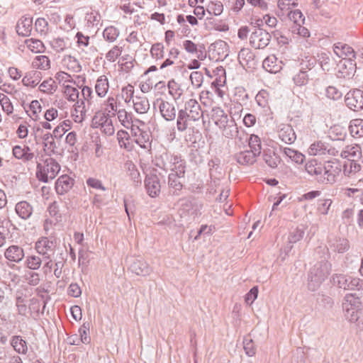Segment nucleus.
Listing matches in <instances>:
<instances>
[{"instance_id":"49530a36","label":"nucleus","mask_w":363,"mask_h":363,"mask_svg":"<svg viewBox=\"0 0 363 363\" xmlns=\"http://www.w3.org/2000/svg\"><path fill=\"white\" fill-rule=\"evenodd\" d=\"M32 66L36 69L46 70L50 67V61L48 56L39 55L34 58Z\"/></svg>"},{"instance_id":"393cba45","label":"nucleus","mask_w":363,"mask_h":363,"mask_svg":"<svg viewBox=\"0 0 363 363\" xmlns=\"http://www.w3.org/2000/svg\"><path fill=\"white\" fill-rule=\"evenodd\" d=\"M33 20L29 17H22L18 22L16 29L19 35L28 36L32 30Z\"/></svg>"},{"instance_id":"412c9836","label":"nucleus","mask_w":363,"mask_h":363,"mask_svg":"<svg viewBox=\"0 0 363 363\" xmlns=\"http://www.w3.org/2000/svg\"><path fill=\"white\" fill-rule=\"evenodd\" d=\"M305 234V227L303 225L297 226L295 228H292L289 233L288 240L289 245L285 248V252L287 254L291 250L293 245L291 244L296 243L301 240Z\"/></svg>"},{"instance_id":"5701e85b","label":"nucleus","mask_w":363,"mask_h":363,"mask_svg":"<svg viewBox=\"0 0 363 363\" xmlns=\"http://www.w3.org/2000/svg\"><path fill=\"white\" fill-rule=\"evenodd\" d=\"M64 93L66 95L67 99L69 101H77L75 104L76 111H77V108H80L81 106H82V108H84V100H78L79 92L76 87L67 85L65 86Z\"/></svg>"},{"instance_id":"72a5a7b5","label":"nucleus","mask_w":363,"mask_h":363,"mask_svg":"<svg viewBox=\"0 0 363 363\" xmlns=\"http://www.w3.org/2000/svg\"><path fill=\"white\" fill-rule=\"evenodd\" d=\"M41 78L42 74L40 72L33 70L26 74L22 82L24 86L35 87L40 83Z\"/></svg>"},{"instance_id":"c756f323","label":"nucleus","mask_w":363,"mask_h":363,"mask_svg":"<svg viewBox=\"0 0 363 363\" xmlns=\"http://www.w3.org/2000/svg\"><path fill=\"white\" fill-rule=\"evenodd\" d=\"M329 247L334 252L343 253L350 248L349 241L345 238H335L328 242Z\"/></svg>"},{"instance_id":"4468645a","label":"nucleus","mask_w":363,"mask_h":363,"mask_svg":"<svg viewBox=\"0 0 363 363\" xmlns=\"http://www.w3.org/2000/svg\"><path fill=\"white\" fill-rule=\"evenodd\" d=\"M333 50L337 56L342 57V59L355 60L356 53L354 49L347 44L340 42L337 43L334 45Z\"/></svg>"},{"instance_id":"09e8293b","label":"nucleus","mask_w":363,"mask_h":363,"mask_svg":"<svg viewBox=\"0 0 363 363\" xmlns=\"http://www.w3.org/2000/svg\"><path fill=\"white\" fill-rule=\"evenodd\" d=\"M42 259L37 255H28L25 260V266L32 270L38 269L42 264Z\"/></svg>"},{"instance_id":"6e6552de","label":"nucleus","mask_w":363,"mask_h":363,"mask_svg":"<svg viewBox=\"0 0 363 363\" xmlns=\"http://www.w3.org/2000/svg\"><path fill=\"white\" fill-rule=\"evenodd\" d=\"M158 104V108L161 116L167 121H173L177 116V110L174 105L169 101H165L161 98L157 99L154 102V106Z\"/></svg>"},{"instance_id":"de8ad7c7","label":"nucleus","mask_w":363,"mask_h":363,"mask_svg":"<svg viewBox=\"0 0 363 363\" xmlns=\"http://www.w3.org/2000/svg\"><path fill=\"white\" fill-rule=\"evenodd\" d=\"M318 62L322 69L325 72H329L332 68L333 60L330 58L329 53L321 52L318 55Z\"/></svg>"},{"instance_id":"ea45409f","label":"nucleus","mask_w":363,"mask_h":363,"mask_svg":"<svg viewBox=\"0 0 363 363\" xmlns=\"http://www.w3.org/2000/svg\"><path fill=\"white\" fill-rule=\"evenodd\" d=\"M331 281L333 285L337 286L340 289L348 290L349 288V276L342 274H335L332 276Z\"/></svg>"},{"instance_id":"37998d69","label":"nucleus","mask_w":363,"mask_h":363,"mask_svg":"<svg viewBox=\"0 0 363 363\" xmlns=\"http://www.w3.org/2000/svg\"><path fill=\"white\" fill-rule=\"evenodd\" d=\"M117 115L121 125L125 128L129 129V126L133 125L134 121L132 113H128L125 109H121L117 111Z\"/></svg>"},{"instance_id":"58836bf2","label":"nucleus","mask_w":363,"mask_h":363,"mask_svg":"<svg viewBox=\"0 0 363 363\" xmlns=\"http://www.w3.org/2000/svg\"><path fill=\"white\" fill-rule=\"evenodd\" d=\"M283 152L292 162L296 164H302L305 160V155L294 149L290 147H284Z\"/></svg>"},{"instance_id":"8fccbe9b","label":"nucleus","mask_w":363,"mask_h":363,"mask_svg":"<svg viewBox=\"0 0 363 363\" xmlns=\"http://www.w3.org/2000/svg\"><path fill=\"white\" fill-rule=\"evenodd\" d=\"M293 81L298 86L307 84L309 81L308 71H304L300 68L298 72L293 77Z\"/></svg>"},{"instance_id":"7ed1b4c3","label":"nucleus","mask_w":363,"mask_h":363,"mask_svg":"<svg viewBox=\"0 0 363 363\" xmlns=\"http://www.w3.org/2000/svg\"><path fill=\"white\" fill-rule=\"evenodd\" d=\"M41 161L44 164L38 163L36 177L39 181L48 183L50 180L53 179L59 173L60 165L51 156L44 159V155H42Z\"/></svg>"},{"instance_id":"bb28decb","label":"nucleus","mask_w":363,"mask_h":363,"mask_svg":"<svg viewBox=\"0 0 363 363\" xmlns=\"http://www.w3.org/2000/svg\"><path fill=\"white\" fill-rule=\"evenodd\" d=\"M361 155L362 150L358 145H347L340 153V156L342 158L347 159L349 161L357 160L360 158Z\"/></svg>"},{"instance_id":"a211bd4d","label":"nucleus","mask_w":363,"mask_h":363,"mask_svg":"<svg viewBox=\"0 0 363 363\" xmlns=\"http://www.w3.org/2000/svg\"><path fill=\"white\" fill-rule=\"evenodd\" d=\"M183 177L178 174H169L168 176V186L169 189V194L174 196H179L184 187L183 183L181 181Z\"/></svg>"},{"instance_id":"69168bd1","label":"nucleus","mask_w":363,"mask_h":363,"mask_svg":"<svg viewBox=\"0 0 363 363\" xmlns=\"http://www.w3.org/2000/svg\"><path fill=\"white\" fill-rule=\"evenodd\" d=\"M209 9H207L208 13L211 14L212 13L215 16H219L223 11V4L219 1H211L208 5Z\"/></svg>"},{"instance_id":"2f4dec72","label":"nucleus","mask_w":363,"mask_h":363,"mask_svg":"<svg viewBox=\"0 0 363 363\" xmlns=\"http://www.w3.org/2000/svg\"><path fill=\"white\" fill-rule=\"evenodd\" d=\"M347 136L345 128L340 124H335L330 127L328 130V138L331 140H345Z\"/></svg>"},{"instance_id":"c03bdc74","label":"nucleus","mask_w":363,"mask_h":363,"mask_svg":"<svg viewBox=\"0 0 363 363\" xmlns=\"http://www.w3.org/2000/svg\"><path fill=\"white\" fill-rule=\"evenodd\" d=\"M167 87L169 89V94L172 96L174 100L175 101L179 100L183 94V89L181 88L180 85L172 79L168 82Z\"/></svg>"},{"instance_id":"9b49d317","label":"nucleus","mask_w":363,"mask_h":363,"mask_svg":"<svg viewBox=\"0 0 363 363\" xmlns=\"http://www.w3.org/2000/svg\"><path fill=\"white\" fill-rule=\"evenodd\" d=\"M179 202L180 203V207L179 211L181 216L187 215H197L198 211L202 207L201 204H198L193 202L191 200L187 198L180 199Z\"/></svg>"},{"instance_id":"4d7b16f0","label":"nucleus","mask_w":363,"mask_h":363,"mask_svg":"<svg viewBox=\"0 0 363 363\" xmlns=\"http://www.w3.org/2000/svg\"><path fill=\"white\" fill-rule=\"evenodd\" d=\"M128 172H129V177L130 179L133 182V185L135 186H138L141 185L142 181L140 178V174L138 171V169L136 168V166L133 164H130L128 166Z\"/></svg>"},{"instance_id":"5fc2aeb1","label":"nucleus","mask_w":363,"mask_h":363,"mask_svg":"<svg viewBox=\"0 0 363 363\" xmlns=\"http://www.w3.org/2000/svg\"><path fill=\"white\" fill-rule=\"evenodd\" d=\"M90 329V323L84 322L83 325L79 329V336L81 340V342L84 344H89L91 341L90 336L89 335V332Z\"/></svg>"},{"instance_id":"473e14b6","label":"nucleus","mask_w":363,"mask_h":363,"mask_svg":"<svg viewBox=\"0 0 363 363\" xmlns=\"http://www.w3.org/2000/svg\"><path fill=\"white\" fill-rule=\"evenodd\" d=\"M184 108H187L191 121H198L201 116V106L194 99H190L185 104Z\"/></svg>"},{"instance_id":"338daca9","label":"nucleus","mask_w":363,"mask_h":363,"mask_svg":"<svg viewBox=\"0 0 363 363\" xmlns=\"http://www.w3.org/2000/svg\"><path fill=\"white\" fill-rule=\"evenodd\" d=\"M269 93L264 89L260 90L255 96L257 104L264 108L268 106Z\"/></svg>"},{"instance_id":"ddd939ff","label":"nucleus","mask_w":363,"mask_h":363,"mask_svg":"<svg viewBox=\"0 0 363 363\" xmlns=\"http://www.w3.org/2000/svg\"><path fill=\"white\" fill-rule=\"evenodd\" d=\"M74 179L67 174L60 176L56 181L55 190L57 194L64 195L74 186Z\"/></svg>"},{"instance_id":"aec40b11","label":"nucleus","mask_w":363,"mask_h":363,"mask_svg":"<svg viewBox=\"0 0 363 363\" xmlns=\"http://www.w3.org/2000/svg\"><path fill=\"white\" fill-rule=\"evenodd\" d=\"M15 211L19 218L28 220L33 215V207L29 202L21 201L16 204Z\"/></svg>"},{"instance_id":"6e6d98bb","label":"nucleus","mask_w":363,"mask_h":363,"mask_svg":"<svg viewBox=\"0 0 363 363\" xmlns=\"http://www.w3.org/2000/svg\"><path fill=\"white\" fill-rule=\"evenodd\" d=\"M342 308L345 312V317L348 321L354 323L358 320L361 309L349 308H347V306H343Z\"/></svg>"},{"instance_id":"680f3d73","label":"nucleus","mask_w":363,"mask_h":363,"mask_svg":"<svg viewBox=\"0 0 363 363\" xmlns=\"http://www.w3.org/2000/svg\"><path fill=\"white\" fill-rule=\"evenodd\" d=\"M57 87L55 82L52 78H50L49 79L43 81L40 84L39 89L40 91L45 93H52V91H55L57 89Z\"/></svg>"},{"instance_id":"f3484780","label":"nucleus","mask_w":363,"mask_h":363,"mask_svg":"<svg viewBox=\"0 0 363 363\" xmlns=\"http://www.w3.org/2000/svg\"><path fill=\"white\" fill-rule=\"evenodd\" d=\"M262 157L266 164L272 169H276L281 162L280 156L274 150L269 148L262 151Z\"/></svg>"},{"instance_id":"79ce46f5","label":"nucleus","mask_w":363,"mask_h":363,"mask_svg":"<svg viewBox=\"0 0 363 363\" xmlns=\"http://www.w3.org/2000/svg\"><path fill=\"white\" fill-rule=\"evenodd\" d=\"M343 306H347V308H349L361 309L362 301L360 298L356 296V294H348L345 297Z\"/></svg>"},{"instance_id":"a878e982","label":"nucleus","mask_w":363,"mask_h":363,"mask_svg":"<svg viewBox=\"0 0 363 363\" xmlns=\"http://www.w3.org/2000/svg\"><path fill=\"white\" fill-rule=\"evenodd\" d=\"M191 121L187 108H181L178 111L177 116V128L179 132H184Z\"/></svg>"},{"instance_id":"a18cd8bd","label":"nucleus","mask_w":363,"mask_h":363,"mask_svg":"<svg viewBox=\"0 0 363 363\" xmlns=\"http://www.w3.org/2000/svg\"><path fill=\"white\" fill-rule=\"evenodd\" d=\"M277 61V59L275 55L268 56L264 60L262 67L269 72L277 73L279 69Z\"/></svg>"},{"instance_id":"052dcab7","label":"nucleus","mask_w":363,"mask_h":363,"mask_svg":"<svg viewBox=\"0 0 363 363\" xmlns=\"http://www.w3.org/2000/svg\"><path fill=\"white\" fill-rule=\"evenodd\" d=\"M164 45L162 43H156L152 45L150 54L153 58L161 60L164 57Z\"/></svg>"},{"instance_id":"9d476101","label":"nucleus","mask_w":363,"mask_h":363,"mask_svg":"<svg viewBox=\"0 0 363 363\" xmlns=\"http://www.w3.org/2000/svg\"><path fill=\"white\" fill-rule=\"evenodd\" d=\"M306 171L311 176L315 177V179L320 184H323V164L318 162L316 160H311L306 162L305 165Z\"/></svg>"},{"instance_id":"423d86ee","label":"nucleus","mask_w":363,"mask_h":363,"mask_svg":"<svg viewBox=\"0 0 363 363\" xmlns=\"http://www.w3.org/2000/svg\"><path fill=\"white\" fill-rule=\"evenodd\" d=\"M338 70L335 74L337 78L350 79L356 72L355 60L351 59H342L337 64Z\"/></svg>"},{"instance_id":"4be33fe9","label":"nucleus","mask_w":363,"mask_h":363,"mask_svg":"<svg viewBox=\"0 0 363 363\" xmlns=\"http://www.w3.org/2000/svg\"><path fill=\"white\" fill-rule=\"evenodd\" d=\"M12 152L16 159L22 160L23 162L30 161L34 157V154L31 152L30 147L27 145H23V147L15 145Z\"/></svg>"},{"instance_id":"f704fd0d","label":"nucleus","mask_w":363,"mask_h":363,"mask_svg":"<svg viewBox=\"0 0 363 363\" xmlns=\"http://www.w3.org/2000/svg\"><path fill=\"white\" fill-rule=\"evenodd\" d=\"M352 137L361 138L363 136V119L355 118L350 122L348 127Z\"/></svg>"},{"instance_id":"20e7f679","label":"nucleus","mask_w":363,"mask_h":363,"mask_svg":"<svg viewBox=\"0 0 363 363\" xmlns=\"http://www.w3.org/2000/svg\"><path fill=\"white\" fill-rule=\"evenodd\" d=\"M345 102L352 111L363 110V90L360 89H350L345 96Z\"/></svg>"},{"instance_id":"3c124183","label":"nucleus","mask_w":363,"mask_h":363,"mask_svg":"<svg viewBox=\"0 0 363 363\" xmlns=\"http://www.w3.org/2000/svg\"><path fill=\"white\" fill-rule=\"evenodd\" d=\"M26 43L28 46V48L33 52H43L45 50V46L43 43V42L40 40L35 39V38H30L26 40Z\"/></svg>"},{"instance_id":"b1692460","label":"nucleus","mask_w":363,"mask_h":363,"mask_svg":"<svg viewBox=\"0 0 363 363\" xmlns=\"http://www.w3.org/2000/svg\"><path fill=\"white\" fill-rule=\"evenodd\" d=\"M55 138L53 134L50 133H47L42 136L43 140V151L45 152V155L47 157H50L55 153L57 146Z\"/></svg>"},{"instance_id":"f257e3e1","label":"nucleus","mask_w":363,"mask_h":363,"mask_svg":"<svg viewBox=\"0 0 363 363\" xmlns=\"http://www.w3.org/2000/svg\"><path fill=\"white\" fill-rule=\"evenodd\" d=\"M332 270V264L322 259L310 268L307 274V289L314 292L318 290L322 284L328 279Z\"/></svg>"},{"instance_id":"4c0bfd02","label":"nucleus","mask_w":363,"mask_h":363,"mask_svg":"<svg viewBox=\"0 0 363 363\" xmlns=\"http://www.w3.org/2000/svg\"><path fill=\"white\" fill-rule=\"evenodd\" d=\"M213 74L216 77L215 80L211 82L212 89H218V86H224L226 80L225 69L223 67H217L213 70Z\"/></svg>"},{"instance_id":"cd10ccee","label":"nucleus","mask_w":363,"mask_h":363,"mask_svg":"<svg viewBox=\"0 0 363 363\" xmlns=\"http://www.w3.org/2000/svg\"><path fill=\"white\" fill-rule=\"evenodd\" d=\"M279 138L286 144L293 143L296 139V133L291 125H283L279 130Z\"/></svg>"},{"instance_id":"c85d7f7f","label":"nucleus","mask_w":363,"mask_h":363,"mask_svg":"<svg viewBox=\"0 0 363 363\" xmlns=\"http://www.w3.org/2000/svg\"><path fill=\"white\" fill-rule=\"evenodd\" d=\"M257 157L252 151L245 150L235 154V160L240 165H252L256 162Z\"/></svg>"},{"instance_id":"774afa93","label":"nucleus","mask_w":363,"mask_h":363,"mask_svg":"<svg viewBox=\"0 0 363 363\" xmlns=\"http://www.w3.org/2000/svg\"><path fill=\"white\" fill-rule=\"evenodd\" d=\"M190 80L191 82V84L196 87L199 88L203 83V76L201 72L199 71H194L190 74Z\"/></svg>"},{"instance_id":"39448f33","label":"nucleus","mask_w":363,"mask_h":363,"mask_svg":"<svg viewBox=\"0 0 363 363\" xmlns=\"http://www.w3.org/2000/svg\"><path fill=\"white\" fill-rule=\"evenodd\" d=\"M341 172V165L337 160L326 161L323 163V175L325 179L323 184H333Z\"/></svg>"},{"instance_id":"0e129e2a","label":"nucleus","mask_w":363,"mask_h":363,"mask_svg":"<svg viewBox=\"0 0 363 363\" xmlns=\"http://www.w3.org/2000/svg\"><path fill=\"white\" fill-rule=\"evenodd\" d=\"M325 96L330 99L337 101L342 96V93L335 86H329L325 89Z\"/></svg>"},{"instance_id":"a19ab883","label":"nucleus","mask_w":363,"mask_h":363,"mask_svg":"<svg viewBox=\"0 0 363 363\" xmlns=\"http://www.w3.org/2000/svg\"><path fill=\"white\" fill-rule=\"evenodd\" d=\"M326 150H328V144L318 140L311 145L308 153L311 155H323L326 154Z\"/></svg>"},{"instance_id":"1a4fd4ad","label":"nucleus","mask_w":363,"mask_h":363,"mask_svg":"<svg viewBox=\"0 0 363 363\" xmlns=\"http://www.w3.org/2000/svg\"><path fill=\"white\" fill-rule=\"evenodd\" d=\"M144 183L145 190L150 197L155 198L159 196L161 185L160 179L156 174H147Z\"/></svg>"},{"instance_id":"7c9ffc66","label":"nucleus","mask_w":363,"mask_h":363,"mask_svg":"<svg viewBox=\"0 0 363 363\" xmlns=\"http://www.w3.org/2000/svg\"><path fill=\"white\" fill-rule=\"evenodd\" d=\"M10 345L18 354H26L28 352V343L21 335H13L10 340Z\"/></svg>"},{"instance_id":"0eeeda50","label":"nucleus","mask_w":363,"mask_h":363,"mask_svg":"<svg viewBox=\"0 0 363 363\" xmlns=\"http://www.w3.org/2000/svg\"><path fill=\"white\" fill-rule=\"evenodd\" d=\"M271 38V34L262 28H259L252 33L250 43L255 49H264L269 44Z\"/></svg>"},{"instance_id":"603ef678","label":"nucleus","mask_w":363,"mask_h":363,"mask_svg":"<svg viewBox=\"0 0 363 363\" xmlns=\"http://www.w3.org/2000/svg\"><path fill=\"white\" fill-rule=\"evenodd\" d=\"M238 128L235 121L232 119L230 121V124L223 129V134L228 138H233L238 135Z\"/></svg>"},{"instance_id":"bf43d9fd","label":"nucleus","mask_w":363,"mask_h":363,"mask_svg":"<svg viewBox=\"0 0 363 363\" xmlns=\"http://www.w3.org/2000/svg\"><path fill=\"white\" fill-rule=\"evenodd\" d=\"M0 104L3 111L10 115L13 111V106L10 99L5 94L0 93Z\"/></svg>"},{"instance_id":"e2e57ef3","label":"nucleus","mask_w":363,"mask_h":363,"mask_svg":"<svg viewBox=\"0 0 363 363\" xmlns=\"http://www.w3.org/2000/svg\"><path fill=\"white\" fill-rule=\"evenodd\" d=\"M243 348L248 357H253L256 354V347L253 340L248 337L243 340Z\"/></svg>"},{"instance_id":"f03ea898","label":"nucleus","mask_w":363,"mask_h":363,"mask_svg":"<svg viewBox=\"0 0 363 363\" xmlns=\"http://www.w3.org/2000/svg\"><path fill=\"white\" fill-rule=\"evenodd\" d=\"M160 159H157L156 166L165 171L170 169L171 174H178L184 177L186 169V162L181 155H174L167 152L163 153Z\"/></svg>"},{"instance_id":"864d4df0","label":"nucleus","mask_w":363,"mask_h":363,"mask_svg":"<svg viewBox=\"0 0 363 363\" xmlns=\"http://www.w3.org/2000/svg\"><path fill=\"white\" fill-rule=\"evenodd\" d=\"M249 146L250 147V151H252L253 154L259 156L262 152L261 151V143L260 139L257 135H252L249 140Z\"/></svg>"},{"instance_id":"13d9d810","label":"nucleus","mask_w":363,"mask_h":363,"mask_svg":"<svg viewBox=\"0 0 363 363\" xmlns=\"http://www.w3.org/2000/svg\"><path fill=\"white\" fill-rule=\"evenodd\" d=\"M119 35V30L114 26L106 28L103 32V36L106 40L109 42L115 41Z\"/></svg>"},{"instance_id":"dca6fc26","label":"nucleus","mask_w":363,"mask_h":363,"mask_svg":"<svg viewBox=\"0 0 363 363\" xmlns=\"http://www.w3.org/2000/svg\"><path fill=\"white\" fill-rule=\"evenodd\" d=\"M131 272L138 276H147L152 272L149 264L143 259H135L130 265Z\"/></svg>"},{"instance_id":"6ab92c4d","label":"nucleus","mask_w":363,"mask_h":363,"mask_svg":"<svg viewBox=\"0 0 363 363\" xmlns=\"http://www.w3.org/2000/svg\"><path fill=\"white\" fill-rule=\"evenodd\" d=\"M5 257L13 262H20L24 257V250L18 245H11L4 252Z\"/></svg>"},{"instance_id":"e433bc0d","label":"nucleus","mask_w":363,"mask_h":363,"mask_svg":"<svg viewBox=\"0 0 363 363\" xmlns=\"http://www.w3.org/2000/svg\"><path fill=\"white\" fill-rule=\"evenodd\" d=\"M135 111L138 113H145L150 108L149 101L146 97L136 96L133 99Z\"/></svg>"},{"instance_id":"f8f14e48","label":"nucleus","mask_w":363,"mask_h":363,"mask_svg":"<svg viewBox=\"0 0 363 363\" xmlns=\"http://www.w3.org/2000/svg\"><path fill=\"white\" fill-rule=\"evenodd\" d=\"M55 247L54 242L47 237H42L35 242V249L40 255H43V259H49L50 255L49 252H54Z\"/></svg>"},{"instance_id":"c9c22d12","label":"nucleus","mask_w":363,"mask_h":363,"mask_svg":"<svg viewBox=\"0 0 363 363\" xmlns=\"http://www.w3.org/2000/svg\"><path fill=\"white\" fill-rule=\"evenodd\" d=\"M109 88L108 81L105 75L100 76L95 85V91L96 94L99 97H104L106 96Z\"/></svg>"},{"instance_id":"2eb2a0df","label":"nucleus","mask_w":363,"mask_h":363,"mask_svg":"<svg viewBox=\"0 0 363 363\" xmlns=\"http://www.w3.org/2000/svg\"><path fill=\"white\" fill-rule=\"evenodd\" d=\"M238 60L243 67L252 68L256 65L255 55L250 48H243L240 50Z\"/></svg>"}]
</instances>
